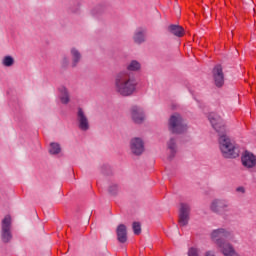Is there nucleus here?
Wrapping results in <instances>:
<instances>
[{
	"label": "nucleus",
	"mask_w": 256,
	"mask_h": 256,
	"mask_svg": "<svg viewBox=\"0 0 256 256\" xmlns=\"http://www.w3.org/2000/svg\"><path fill=\"white\" fill-rule=\"evenodd\" d=\"M117 239L119 243H126L127 242V227L123 224H120L116 230Z\"/></svg>",
	"instance_id": "dca6fc26"
},
{
	"label": "nucleus",
	"mask_w": 256,
	"mask_h": 256,
	"mask_svg": "<svg viewBox=\"0 0 256 256\" xmlns=\"http://www.w3.org/2000/svg\"><path fill=\"white\" fill-rule=\"evenodd\" d=\"M137 80L127 72H120L114 79V90L121 97H131L137 93Z\"/></svg>",
	"instance_id": "f03ea898"
},
{
	"label": "nucleus",
	"mask_w": 256,
	"mask_h": 256,
	"mask_svg": "<svg viewBox=\"0 0 256 256\" xmlns=\"http://www.w3.org/2000/svg\"><path fill=\"white\" fill-rule=\"evenodd\" d=\"M1 237L4 243H9L13 239V234L11 233V216L9 215L5 216L2 220Z\"/></svg>",
	"instance_id": "1a4fd4ad"
},
{
	"label": "nucleus",
	"mask_w": 256,
	"mask_h": 256,
	"mask_svg": "<svg viewBox=\"0 0 256 256\" xmlns=\"http://www.w3.org/2000/svg\"><path fill=\"white\" fill-rule=\"evenodd\" d=\"M169 31L172 33V35H175L176 37H183L184 30L183 27L179 25H170Z\"/></svg>",
	"instance_id": "6ab92c4d"
},
{
	"label": "nucleus",
	"mask_w": 256,
	"mask_h": 256,
	"mask_svg": "<svg viewBox=\"0 0 256 256\" xmlns=\"http://www.w3.org/2000/svg\"><path fill=\"white\" fill-rule=\"evenodd\" d=\"M49 153L51 155H59V153H61V145H59V143L52 142L49 147Z\"/></svg>",
	"instance_id": "412c9836"
},
{
	"label": "nucleus",
	"mask_w": 256,
	"mask_h": 256,
	"mask_svg": "<svg viewBox=\"0 0 256 256\" xmlns=\"http://www.w3.org/2000/svg\"><path fill=\"white\" fill-rule=\"evenodd\" d=\"M191 219V206L187 203H181L178 214L179 227H187Z\"/></svg>",
	"instance_id": "0eeeda50"
},
{
	"label": "nucleus",
	"mask_w": 256,
	"mask_h": 256,
	"mask_svg": "<svg viewBox=\"0 0 256 256\" xmlns=\"http://www.w3.org/2000/svg\"><path fill=\"white\" fill-rule=\"evenodd\" d=\"M130 149L134 155H141L145 151V144L141 138H133L130 142Z\"/></svg>",
	"instance_id": "ddd939ff"
},
{
	"label": "nucleus",
	"mask_w": 256,
	"mask_h": 256,
	"mask_svg": "<svg viewBox=\"0 0 256 256\" xmlns=\"http://www.w3.org/2000/svg\"><path fill=\"white\" fill-rule=\"evenodd\" d=\"M63 67H67V65H69V58L68 57H64L61 61Z\"/></svg>",
	"instance_id": "a878e982"
},
{
	"label": "nucleus",
	"mask_w": 256,
	"mask_h": 256,
	"mask_svg": "<svg viewBox=\"0 0 256 256\" xmlns=\"http://www.w3.org/2000/svg\"><path fill=\"white\" fill-rule=\"evenodd\" d=\"M132 228L135 235L141 234V224L139 222H134Z\"/></svg>",
	"instance_id": "5701e85b"
},
{
	"label": "nucleus",
	"mask_w": 256,
	"mask_h": 256,
	"mask_svg": "<svg viewBox=\"0 0 256 256\" xmlns=\"http://www.w3.org/2000/svg\"><path fill=\"white\" fill-rule=\"evenodd\" d=\"M193 256H201V250L197 249V248H194L193 249Z\"/></svg>",
	"instance_id": "bb28decb"
},
{
	"label": "nucleus",
	"mask_w": 256,
	"mask_h": 256,
	"mask_svg": "<svg viewBox=\"0 0 256 256\" xmlns=\"http://www.w3.org/2000/svg\"><path fill=\"white\" fill-rule=\"evenodd\" d=\"M212 79L215 87L221 89L225 85V73H223V66L217 64L212 70Z\"/></svg>",
	"instance_id": "9d476101"
},
{
	"label": "nucleus",
	"mask_w": 256,
	"mask_h": 256,
	"mask_svg": "<svg viewBox=\"0 0 256 256\" xmlns=\"http://www.w3.org/2000/svg\"><path fill=\"white\" fill-rule=\"evenodd\" d=\"M218 135L219 149L222 157H224V159H237L240 153L239 146L231 141L227 132Z\"/></svg>",
	"instance_id": "7ed1b4c3"
},
{
	"label": "nucleus",
	"mask_w": 256,
	"mask_h": 256,
	"mask_svg": "<svg viewBox=\"0 0 256 256\" xmlns=\"http://www.w3.org/2000/svg\"><path fill=\"white\" fill-rule=\"evenodd\" d=\"M204 256H217V253L215 252V250H207L204 253Z\"/></svg>",
	"instance_id": "393cba45"
},
{
	"label": "nucleus",
	"mask_w": 256,
	"mask_h": 256,
	"mask_svg": "<svg viewBox=\"0 0 256 256\" xmlns=\"http://www.w3.org/2000/svg\"><path fill=\"white\" fill-rule=\"evenodd\" d=\"M241 161L243 167H246V169H254L256 167V156L249 151L243 153Z\"/></svg>",
	"instance_id": "f8f14e48"
},
{
	"label": "nucleus",
	"mask_w": 256,
	"mask_h": 256,
	"mask_svg": "<svg viewBox=\"0 0 256 256\" xmlns=\"http://www.w3.org/2000/svg\"><path fill=\"white\" fill-rule=\"evenodd\" d=\"M210 211L216 213V215H221L222 213L231 211V206L229 205V201L225 199H214L210 203Z\"/></svg>",
	"instance_id": "423d86ee"
},
{
	"label": "nucleus",
	"mask_w": 256,
	"mask_h": 256,
	"mask_svg": "<svg viewBox=\"0 0 256 256\" xmlns=\"http://www.w3.org/2000/svg\"><path fill=\"white\" fill-rule=\"evenodd\" d=\"M168 129L175 135H182V133H187L189 127L183 121L181 114H173L169 119Z\"/></svg>",
	"instance_id": "20e7f679"
},
{
	"label": "nucleus",
	"mask_w": 256,
	"mask_h": 256,
	"mask_svg": "<svg viewBox=\"0 0 256 256\" xmlns=\"http://www.w3.org/2000/svg\"><path fill=\"white\" fill-rule=\"evenodd\" d=\"M59 91V99L63 105H67L71 101V97L69 96V90L65 86H60L58 88Z\"/></svg>",
	"instance_id": "4468645a"
},
{
	"label": "nucleus",
	"mask_w": 256,
	"mask_h": 256,
	"mask_svg": "<svg viewBox=\"0 0 256 256\" xmlns=\"http://www.w3.org/2000/svg\"><path fill=\"white\" fill-rule=\"evenodd\" d=\"M236 191H238V193H245V188L244 187H238L236 189Z\"/></svg>",
	"instance_id": "c85d7f7f"
},
{
	"label": "nucleus",
	"mask_w": 256,
	"mask_h": 256,
	"mask_svg": "<svg viewBox=\"0 0 256 256\" xmlns=\"http://www.w3.org/2000/svg\"><path fill=\"white\" fill-rule=\"evenodd\" d=\"M128 71H139L141 69V63H139L136 60H132L128 66H127Z\"/></svg>",
	"instance_id": "4be33fe9"
},
{
	"label": "nucleus",
	"mask_w": 256,
	"mask_h": 256,
	"mask_svg": "<svg viewBox=\"0 0 256 256\" xmlns=\"http://www.w3.org/2000/svg\"><path fill=\"white\" fill-rule=\"evenodd\" d=\"M2 67L11 68L15 65V57L11 55H6L1 59Z\"/></svg>",
	"instance_id": "a211bd4d"
},
{
	"label": "nucleus",
	"mask_w": 256,
	"mask_h": 256,
	"mask_svg": "<svg viewBox=\"0 0 256 256\" xmlns=\"http://www.w3.org/2000/svg\"><path fill=\"white\" fill-rule=\"evenodd\" d=\"M117 191H119V186H117V184H113L109 187V193H111L112 195H115Z\"/></svg>",
	"instance_id": "b1692460"
},
{
	"label": "nucleus",
	"mask_w": 256,
	"mask_h": 256,
	"mask_svg": "<svg viewBox=\"0 0 256 256\" xmlns=\"http://www.w3.org/2000/svg\"><path fill=\"white\" fill-rule=\"evenodd\" d=\"M167 150L169 153V158L173 159L177 155V139L170 138L167 142Z\"/></svg>",
	"instance_id": "2eb2a0df"
},
{
	"label": "nucleus",
	"mask_w": 256,
	"mask_h": 256,
	"mask_svg": "<svg viewBox=\"0 0 256 256\" xmlns=\"http://www.w3.org/2000/svg\"><path fill=\"white\" fill-rule=\"evenodd\" d=\"M187 255H188V256H193V246H189V247H188Z\"/></svg>",
	"instance_id": "cd10ccee"
},
{
	"label": "nucleus",
	"mask_w": 256,
	"mask_h": 256,
	"mask_svg": "<svg viewBox=\"0 0 256 256\" xmlns=\"http://www.w3.org/2000/svg\"><path fill=\"white\" fill-rule=\"evenodd\" d=\"M208 120L211 123L213 129L216 131V133H218V135H221L222 133H227V128L223 123V118H221L219 114L214 112L210 113L208 115Z\"/></svg>",
	"instance_id": "6e6552de"
},
{
	"label": "nucleus",
	"mask_w": 256,
	"mask_h": 256,
	"mask_svg": "<svg viewBox=\"0 0 256 256\" xmlns=\"http://www.w3.org/2000/svg\"><path fill=\"white\" fill-rule=\"evenodd\" d=\"M134 41L135 43L141 44L145 42V30L143 29H138L136 30L134 34Z\"/></svg>",
	"instance_id": "aec40b11"
},
{
	"label": "nucleus",
	"mask_w": 256,
	"mask_h": 256,
	"mask_svg": "<svg viewBox=\"0 0 256 256\" xmlns=\"http://www.w3.org/2000/svg\"><path fill=\"white\" fill-rule=\"evenodd\" d=\"M210 239L223 256H241L232 243H237L235 232L229 228H217L211 231ZM227 239V241L225 240ZM231 241V242H229Z\"/></svg>",
	"instance_id": "f257e3e1"
},
{
	"label": "nucleus",
	"mask_w": 256,
	"mask_h": 256,
	"mask_svg": "<svg viewBox=\"0 0 256 256\" xmlns=\"http://www.w3.org/2000/svg\"><path fill=\"white\" fill-rule=\"evenodd\" d=\"M76 124L80 131L87 132L91 129V122L85 109L79 107L76 111Z\"/></svg>",
	"instance_id": "39448f33"
},
{
	"label": "nucleus",
	"mask_w": 256,
	"mask_h": 256,
	"mask_svg": "<svg viewBox=\"0 0 256 256\" xmlns=\"http://www.w3.org/2000/svg\"><path fill=\"white\" fill-rule=\"evenodd\" d=\"M70 55L72 59V67H77L81 61V52L77 48H71Z\"/></svg>",
	"instance_id": "f3484780"
},
{
	"label": "nucleus",
	"mask_w": 256,
	"mask_h": 256,
	"mask_svg": "<svg viewBox=\"0 0 256 256\" xmlns=\"http://www.w3.org/2000/svg\"><path fill=\"white\" fill-rule=\"evenodd\" d=\"M130 117L134 123L141 124L145 121V111L139 106H133L130 109Z\"/></svg>",
	"instance_id": "9b49d317"
}]
</instances>
